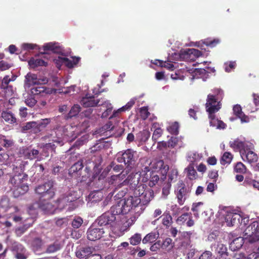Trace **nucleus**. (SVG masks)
Listing matches in <instances>:
<instances>
[{
    "instance_id": "a878e982",
    "label": "nucleus",
    "mask_w": 259,
    "mask_h": 259,
    "mask_svg": "<svg viewBox=\"0 0 259 259\" xmlns=\"http://www.w3.org/2000/svg\"><path fill=\"white\" fill-rule=\"evenodd\" d=\"M215 252L217 254V259H226L228 256L227 247L220 243L214 244L213 246Z\"/></svg>"
},
{
    "instance_id": "7c9ffc66",
    "label": "nucleus",
    "mask_w": 259,
    "mask_h": 259,
    "mask_svg": "<svg viewBox=\"0 0 259 259\" xmlns=\"http://www.w3.org/2000/svg\"><path fill=\"white\" fill-rule=\"evenodd\" d=\"M233 112L234 114L240 119L242 123H247L249 121V117L242 112L241 107L240 105H235L233 107Z\"/></svg>"
},
{
    "instance_id": "79ce46f5",
    "label": "nucleus",
    "mask_w": 259,
    "mask_h": 259,
    "mask_svg": "<svg viewBox=\"0 0 259 259\" xmlns=\"http://www.w3.org/2000/svg\"><path fill=\"white\" fill-rule=\"evenodd\" d=\"M14 214L13 217V220L15 222H19L21 221H23V223H25L26 222H28V219L29 218H28L27 219H25V218L22 215V214L20 212V209L17 207H14Z\"/></svg>"
},
{
    "instance_id": "c03bdc74",
    "label": "nucleus",
    "mask_w": 259,
    "mask_h": 259,
    "mask_svg": "<svg viewBox=\"0 0 259 259\" xmlns=\"http://www.w3.org/2000/svg\"><path fill=\"white\" fill-rule=\"evenodd\" d=\"M149 175V185L150 187H153L158 182L159 178V176L155 172H148Z\"/></svg>"
},
{
    "instance_id": "680f3d73",
    "label": "nucleus",
    "mask_w": 259,
    "mask_h": 259,
    "mask_svg": "<svg viewBox=\"0 0 259 259\" xmlns=\"http://www.w3.org/2000/svg\"><path fill=\"white\" fill-rule=\"evenodd\" d=\"M189 216L190 214L189 213H184L177 219L176 222L179 224H183L188 219Z\"/></svg>"
},
{
    "instance_id": "338daca9",
    "label": "nucleus",
    "mask_w": 259,
    "mask_h": 259,
    "mask_svg": "<svg viewBox=\"0 0 259 259\" xmlns=\"http://www.w3.org/2000/svg\"><path fill=\"white\" fill-rule=\"evenodd\" d=\"M161 246V242L160 241H157L155 243H154L150 248V249L151 251L156 252L158 250H159Z\"/></svg>"
},
{
    "instance_id": "bf43d9fd",
    "label": "nucleus",
    "mask_w": 259,
    "mask_h": 259,
    "mask_svg": "<svg viewBox=\"0 0 259 259\" xmlns=\"http://www.w3.org/2000/svg\"><path fill=\"white\" fill-rule=\"evenodd\" d=\"M202 204H203V203L201 202H198V203L193 204L192 210L193 211L194 215L195 217L198 218L199 217V213H198L199 211V206L202 205Z\"/></svg>"
},
{
    "instance_id": "5701e85b",
    "label": "nucleus",
    "mask_w": 259,
    "mask_h": 259,
    "mask_svg": "<svg viewBox=\"0 0 259 259\" xmlns=\"http://www.w3.org/2000/svg\"><path fill=\"white\" fill-rule=\"evenodd\" d=\"M102 102L101 100H95L93 96H86L83 97L81 100V104L85 107L96 106L95 111L99 110V103Z\"/></svg>"
},
{
    "instance_id": "dca6fc26",
    "label": "nucleus",
    "mask_w": 259,
    "mask_h": 259,
    "mask_svg": "<svg viewBox=\"0 0 259 259\" xmlns=\"http://www.w3.org/2000/svg\"><path fill=\"white\" fill-rule=\"evenodd\" d=\"M105 233V228L102 227L95 222L88 229L87 237L91 241L100 239Z\"/></svg>"
},
{
    "instance_id": "c85d7f7f",
    "label": "nucleus",
    "mask_w": 259,
    "mask_h": 259,
    "mask_svg": "<svg viewBox=\"0 0 259 259\" xmlns=\"http://www.w3.org/2000/svg\"><path fill=\"white\" fill-rule=\"evenodd\" d=\"M202 158V155L197 152H189L188 153L186 159L189 164L196 165Z\"/></svg>"
},
{
    "instance_id": "774afa93",
    "label": "nucleus",
    "mask_w": 259,
    "mask_h": 259,
    "mask_svg": "<svg viewBox=\"0 0 259 259\" xmlns=\"http://www.w3.org/2000/svg\"><path fill=\"white\" fill-rule=\"evenodd\" d=\"M101 255L93 251V249L91 250V254L88 255L86 259H101Z\"/></svg>"
},
{
    "instance_id": "39448f33",
    "label": "nucleus",
    "mask_w": 259,
    "mask_h": 259,
    "mask_svg": "<svg viewBox=\"0 0 259 259\" xmlns=\"http://www.w3.org/2000/svg\"><path fill=\"white\" fill-rule=\"evenodd\" d=\"M113 212L117 215L121 213L126 214L130 211L134 212L138 217L143 211L144 208L139 205V200L135 196H131L120 200L113 207Z\"/></svg>"
},
{
    "instance_id": "2eb2a0df",
    "label": "nucleus",
    "mask_w": 259,
    "mask_h": 259,
    "mask_svg": "<svg viewBox=\"0 0 259 259\" xmlns=\"http://www.w3.org/2000/svg\"><path fill=\"white\" fill-rule=\"evenodd\" d=\"M201 55V52L195 49H187L181 50L180 53H175L177 58L187 62H193Z\"/></svg>"
},
{
    "instance_id": "4be33fe9",
    "label": "nucleus",
    "mask_w": 259,
    "mask_h": 259,
    "mask_svg": "<svg viewBox=\"0 0 259 259\" xmlns=\"http://www.w3.org/2000/svg\"><path fill=\"white\" fill-rule=\"evenodd\" d=\"M151 164L150 167H148L149 169V172H150V170L152 168V172H155L159 170L163 176H165L168 170V166L167 165H164L163 160L153 161L151 163Z\"/></svg>"
},
{
    "instance_id": "393cba45",
    "label": "nucleus",
    "mask_w": 259,
    "mask_h": 259,
    "mask_svg": "<svg viewBox=\"0 0 259 259\" xmlns=\"http://www.w3.org/2000/svg\"><path fill=\"white\" fill-rule=\"evenodd\" d=\"M136 100V98H133L131 99V100L128 102L124 106L118 109L117 110H114L112 115L109 117V118L111 119L115 117H117L122 112L130 110L135 103Z\"/></svg>"
},
{
    "instance_id": "13d9d810",
    "label": "nucleus",
    "mask_w": 259,
    "mask_h": 259,
    "mask_svg": "<svg viewBox=\"0 0 259 259\" xmlns=\"http://www.w3.org/2000/svg\"><path fill=\"white\" fill-rule=\"evenodd\" d=\"M225 71L230 72L232 70L234 69L236 66L235 62L231 61L226 62L224 64Z\"/></svg>"
},
{
    "instance_id": "f257e3e1",
    "label": "nucleus",
    "mask_w": 259,
    "mask_h": 259,
    "mask_svg": "<svg viewBox=\"0 0 259 259\" xmlns=\"http://www.w3.org/2000/svg\"><path fill=\"white\" fill-rule=\"evenodd\" d=\"M130 170H123L120 174L112 176L110 178L109 184L111 185V189L112 190V192H111L110 194L113 195L119 188L126 185H130L131 188H134L135 190L140 184H142L140 183L141 177H142V181L143 182L148 181L149 179L148 172L149 171L148 166H145L140 173H132L128 176L126 179H125Z\"/></svg>"
},
{
    "instance_id": "cd10ccee",
    "label": "nucleus",
    "mask_w": 259,
    "mask_h": 259,
    "mask_svg": "<svg viewBox=\"0 0 259 259\" xmlns=\"http://www.w3.org/2000/svg\"><path fill=\"white\" fill-rule=\"evenodd\" d=\"M74 198L72 195L63 196L59 198L55 203L56 204V207L59 209H62L67 205V203H70L74 200Z\"/></svg>"
},
{
    "instance_id": "9b49d317",
    "label": "nucleus",
    "mask_w": 259,
    "mask_h": 259,
    "mask_svg": "<svg viewBox=\"0 0 259 259\" xmlns=\"http://www.w3.org/2000/svg\"><path fill=\"white\" fill-rule=\"evenodd\" d=\"M215 91L216 93L214 95L209 94L207 96L205 106L208 114H214L221 107L220 100L222 98L223 91L220 89H216Z\"/></svg>"
},
{
    "instance_id": "9d476101",
    "label": "nucleus",
    "mask_w": 259,
    "mask_h": 259,
    "mask_svg": "<svg viewBox=\"0 0 259 259\" xmlns=\"http://www.w3.org/2000/svg\"><path fill=\"white\" fill-rule=\"evenodd\" d=\"M135 197L139 200V205L143 207L147 205L154 197L153 191L151 189L145 188L144 184H140L134 191Z\"/></svg>"
},
{
    "instance_id": "72a5a7b5",
    "label": "nucleus",
    "mask_w": 259,
    "mask_h": 259,
    "mask_svg": "<svg viewBox=\"0 0 259 259\" xmlns=\"http://www.w3.org/2000/svg\"><path fill=\"white\" fill-rule=\"evenodd\" d=\"M150 136V133L148 130H145L139 132L136 137V139L139 142L143 143L146 142Z\"/></svg>"
},
{
    "instance_id": "f704fd0d",
    "label": "nucleus",
    "mask_w": 259,
    "mask_h": 259,
    "mask_svg": "<svg viewBox=\"0 0 259 259\" xmlns=\"http://www.w3.org/2000/svg\"><path fill=\"white\" fill-rule=\"evenodd\" d=\"M162 224L166 228H168L172 223V219L169 211H165L162 215Z\"/></svg>"
},
{
    "instance_id": "e433bc0d",
    "label": "nucleus",
    "mask_w": 259,
    "mask_h": 259,
    "mask_svg": "<svg viewBox=\"0 0 259 259\" xmlns=\"http://www.w3.org/2000/svg\"><path fill=\"white\" fill-rule=\"evenodd\" d=\"M159 235L158 231L151 232L145 236L142 242L144 244H146L148 242H153L159 237Z\"/></svg>"
},
{
    "instance_id": "de8ad7c7",
    "label": "nucleus",
    "mask_w": 259,
    "mask_h": 259,
    "mask_svg": "<svg viewBox=\"0 0 259 259\" xmlns=\"http://www.w3.org/2000/svg\"><path fill=\"white\" fill-rule=\"evenodd\" d=\"M179 124L178 122H175L170 124L167 127V130L171 134L178 135L179 133Z\"/></svg>"
},
{
    "instance_id": "4d7b16f0",
    "label": "nucleus",
    "mask_w": 259,
    "mask_h": 259,
    "mask_svg": "<svg viewBox=\"0 0 259 259\" xmlns=\"http://www.w3.org/2000/svg\"><path fill=\"white\" fill-rule=\"evenodd\" d=\"M37 47V45L36 44L29 43H23L21 45L22 49L25 51L34 50L36 49Z\"/></svg>"
},
{
    "instance_id": "f8f14e48",
    "label": "nucleus",
    "mask_w": 259,
    "mask_h": 259,
    "mask_svg": "<svg viewBox=\"0 0 259 259\" xmlns=\"http://www.w3.org/2000/svg\"><path fill=\"white\" fill-rule=\"evenodd\" d=\"M113 207L111 208V212H107L103 213L95 222L98 225L105 229L106 227H109L114 230L116 228L120 226V224L117 222L118 219L117 214L116 212H113Z\"/></svg>"
},
{
    "instance_id": "bb28decb",
    "label": "nucleus",
    "mask_w": 259,
    "mask_h": 259,
    "mask_svg": "<svg viewBox=\"0 0 259 259\" xmlns=\"http://www.w3.org/2000/svg\"><path fill=\"white\" fill-rule=\"evenodd\" d=\"M40 81L35 74L28 73L25 76L24 88L25 89L29 88L31 85L38 84Z\"/></svg>"
},
{
    "instance_id": "aec40b11",
    "label": "nucleus",
    "mask_w": 259,
    "mask_h": 259,
    "mask_svg": "<svg viewBox=\"0 0 259 259\" xmlns=\"http://www.w3.org/2000/svg\"><path fill=\"white\" fill-rule=\"evenodd\" d=\"M19 154L27 159L33 160L39 157L38 150L32 147H23L20 149Z\"/></svg>"
},
{
    "instance_id": "052dcab7",
    "label": "nucleus",
    "mask_w": 259,
    "mask_h": 259,
    "mask_svg": "<svg viewBox=\"0 0 259 259\" xmlns=\"http://www.w3.org/2000/svg\"><path fill=\"white\" fill-rule=\"evenodd\" d=\"M170 77L174 80H183L185 78V75L183 74H181L179 70H177L174 73H171Z\"/></svg>"
},
{
    "instance_id": "7ed1b4c3",
    "label": "nucleus",
    "mask_w": 259,
    "mask_h": 259,
    "mask_svg": "<svg viewBox=\"0 0 259 259\" xmlns=\"http://www.w3.org/2000/svg\"><path fill=\"white\" fill-rule=\"evenodd\" d=\"M259 241V222L253 221L244 230L243 237L234 239L230 244V249L235 251L242 246L244 242L253 243Z\"/></svg>"
},
{
    "instance_id": "69168bd1",
    "label": "nucleus",
    "mask_w": 259,
    "mask_h": 259,
    "mask_svg": "<svg viewBox=\"0 0 259 259\" xmlns=\"http://www.w3.org/2000/svg\"><path fill=\"white\" fill-rule=\"evenodd\" d=\"M171 187V185L168 183H167L162 189V195L166 197L169 193V190Z\"/></svg>"
},
{
    "instance_id": "6ab92c4d",
    "label": "nucleus",
    "mask_w": 259,
    "mask_h": 259,
    "mask_svg": "<svg viewBox=\"0 0 259 259\" xmlns=\"http://www.w3.org/2000/svg\"><path fill=\"white\" fill-rule=\"evenodd\" d=\"M113 109V106L110 101L103 99L102 102L99 103V110H97L96 112L99 115V113L102 111V112L101 117L102 118H107L111 114Z\"/></svg>"
},
{
    "instance_id": "5fc2aeb1",
    "label": "nucleus",
    "mask_w": 259,
    "mask_h": 259,
    "mask_svg": "<svg viewBox=\"0 0 259 259\" xmlns=\"http://www.w3.org/2000/svg\"><path fill=\"white\" fill-rule=\"evenodd\" d=\"M141 241V236L140 234H135L130 238V243L133 245L138 244Z\"/></svg>"
},
{
    "instance_id": "a19ab883",
    "label": "nucleus",
    "mask_w": 259,
    "mask_h": 259,
    "mask_svg": "<svg viewBox=\"0 0 259 259\" xmlns=\"http://www.w3.org/2000/svg\"><path fill=\"white\" fill-rule=\"evenodd\" d=\"M2 117L5 121L12 124L16 122V119L10 111H3L2 113Z\"/></svg>"
},
{
    "instance_id": "603ef678",
    "label": "nucleus",
    "mask_w": 259,
    "mask_h": 259,
    "mask_svg": "<svg viewBox=\"0 0 259 259\" xmlns=\"http://www.w3.org/2000/svg\"><path fill=\"white\" fill-rule=\"evenodd\" d=\"M234 171L238 173L242 174L246 171V167L242 162H239L234 166Z\"/></svg>"
},
{
    "instance_id": "412c9836",
    "label": "nucleus",
    "mask_w": 259,
    "mask_h": 259,
    "mask_svg": "<svg viewBox=\"0 0 259 259\" xmlns=\"http://www.w3.org/2000/svg\"><path fill=\"white\" fill-rule=\"evenodd\" d=\"M179 59L177 58V57L175 56V53L171 55V56H169L168 60L167 61H162L159 60H155L154 62L151 61L152 63L154 64L159 65L162 67H165L168 69L169 70H173L174 68L176 67L175 65L176 63L174 62V63H171L173 61L178 60Z\"/></svg>"
},
{
    "instance_id": "3c124183",
    "label": "nucleus",
    "mask_w": 259,
    "mask_h": 259,
    "mask_svg": "<svg viewBox=\"0 0 259 259\" xmlns=\"http://www.w3.org/2000/svg\"><path fill=\"white\" fill-rule=\"evenodd\" d=\"M30 91L32 94L36 95L46 92V89L43 86H36L32 88Z\"/></svg>"
},
{
    "instance_id": "f03ea898",
    "label": "nucleus",
    "mask_w": 259,
    "mask_h": 259,
    "mask_svg": "<svg viewBox=\"0 0 259 259\" xmlns=\"http://www.w3.org/2000/svg\"><path fill=\"white\" fill-rule=\"evenodd\" d=\"M28 165L27 161H23L20 158L16 159L13 164L10 183L15 197L25 194L28 190V186L25 183L28 179V175L23 172Z\"/></svg>"
},
{
    "instance_id": "8fccbe9b",
    "label": "nucleus",
    "mask_w": 259,
    "mask_h": 259,
    "mask_svg": "<svg viewBox=\"0 0 259 259\" xmlns=\"http://www.w3.org/2000/svg\"><path fill=\"white\" fill-rule=\"evenodd\" d=\"M80 111V107L79 105L76 104L74 105L70 110L67 117L71 118L72 117L77 115Z\"/></svg>"
},
{
    "instance_id": "864d4df0",
    "label": "nucleus",
    "mask_w": 259,
    "mask_h": 259,
    "mask_svg": "<svg viewBox=\"0 0 259 259\" xmlns=\"http://www.w3.org/2000/svg\"><path fill=\"white\" fill-rule=\"evenodd\" d=\"M82 219L79 217H76L74 218L72 222V226L74 229H78L81 226V225L82 224Z\"/></svg>"
},
{
    "instance_id": "ddd939ff",
    "label": "nucleus",
    "mask_w": 259,
    "mask_h": 259,
    "mask_svg": "<svg viewBox=\"0 0 259 259\" xmlns=\"http://www.w3.org/2000/svg\"><path fill=\"white\" fill-rule=\"evenodd\" d=\"M35 191L39 195L41 200L47 201L51 199L55 195L53 182L49 181L37 186L35 189Z\"/></svg>"
},
{
    "instance_id": "58836bf2",
    "label": "nucleus",
    "mask_w": 259,
    "mask_h": 259,
    "mask_svg": "<svg viewBox=\"0 0 259 259\" xmlns=\"http://www.w3.org/2000/svg\"><path fill=\"white\" fill-rule=\"evenodd\" d=\"M220 42V40L218 39H215L213 40H209L208 39L204 40V41L195 42L194 43V46H197L198 47L202 48V43L205 44L206 46L210 47L211 48L214 47Z\"/></svg>"
},
{
    "instance_id": "4c0bfd02",
    "label": "nucleus",
    "mask_w": 259,
    "mask_h": 259,
    "mask_svg": "<svg viewBox=\"0 0 259 259\" xmlns=\"http://www.w3.org/2000/svg\"><path fill=\"white\" fill-rule=\"evenodd\" d=\"M151 130H154L152 139L155 142L162 135L163 131L160 127H158L156 123H154L152 125Z\"/></svg>"
},
{
    "instance_id": "20e7f679",
    "label": "nucleus",
    "mask_w": 259,
    "mask_h": 259,
    "mask_svg": "<svg viewBox=\"0 0 259 259\" xmlns=\"http://www.w3.org/2000/svg\"><path fill=\"white\" fill-rule=\"evenodd\" d=\"M231 148L239 151L243 160L250 164H254L258 160L257 154L254 150V144L249 141L237 139L230 142Z\"/></svg>"
},
{
    "instance_id": "c756f323",
    "label": "nucleus",
    "mask_w": 259,
    "mask_h": 259,
    "mask_svg": "<svg viewBox=\"0 0 259 259\" xmlns=\"http://www.w3.org/2000/svg\"><path fill=\"white\" fill-rule=\"evenodd\" d=\"M210 125L215 127L217 129H224L226 124L221 120L215 117L214 114H209Z\"/></svg>"
},
{
    "instance_id": "37998d69",
    "label": "nucleus",
    "mask_w": 259,
    "mask_h": 259,
    "mask_svg": "<svg viewBox=\"0 0 259 259\" xmlns=\"http://www.w3.org/2000/svg\"><path fill=\"white\" fill-rule=\"evenodd\" d=\"M14 142L10 138L4 136H0V144L5 148H10L13 145Z\"/></svg>"
},
{
    "instance_id": "473e14b6",
    "label": "nucleus",
    "mask_w": 259,
    "mask_h": 259,
    "mask_svg": "<svg viewBox=\"0 0 259 259\" xmlns=\"http://www.w3.org/2000/svg\"><path fill=\"white\" fill-rule=\"evenodd\" d=\"M92 248L91 247H82L76 251V256L78 258H85L87 257L91 254V250Z\"/></svg>"
},
{
    "instance_id": "4468645a",
    "label": "nucleus",
    "mask_w": 259,
    "mask_h": 259,
    "mask_svg": "<svg viewBox=\"0 0 259 259\" xmlns=\"http://www.w3.org/2000/svg\"><path fill=\"white\" fill-rule=\"evenodd\" d=\"M57 118L58 117H56L52 118L41 119L37 122H28L25 125L24 129L26 130H31L33 133H37L45 128L51 121H56Z\"/></svg>"
},
{
    "instance_id": "e2e57ef3",
    "label": "nucleus",
    "mask_w": 259,
    "mask_h": 259,
    "mask_svg": "<svg viewBox=\"0 0 259 259\" xmlns=\"http://www.w3.org/2000/svg\"><path fill=\"white\" fill-rule=\"evenodd\" d=\"M179 139L177 137H172L167 142L168 147L174 148L178 144Z\"/></svg>"
},
{
    "instance_id": "1a4fd4ad",
    "label": "nucleus",
    "mask_w": 259,
    "mask_h": 259,
    "mask_svg": "<svg viewBox=\"0 0 259 259\" xmlns=\"http://www.w3.org/2000/svg\"><path fill=\"white\" fill-rule=\"evenodd\" d=\"M139 157L138 152L132 149H127L124 152H119L116 155L117 161L119 163L123 162L126 165V170H131L135 166Z\"/></svg>"
},
{
    "instance_id": "c9c22d12",
    "label": "nucleus",
    "mask_w": 259,
    "mask_h": 259,
    "mask_svg": "<svg viewBox=\"0 0 259 259\" xmlns=\"http://www.w3.org/2000/svg\"><path fill=\"white\" fill-rule=\"evenodd\" d=\"M185 171L187 174V177L190 180H195L197 178V173L194 169V166L192 164L185 168Z\"/></svg>"
},
{
    "instance_id": "09e8293b",
    "label": "nucleus",
    "mask_w": 259,
    "mask_h": 259,
    "mask_svg": "<svg viewBox=\"0 0 259 259\" xmlns=\"http://www.w3.org/2000/svg\"><path fill=\"white\" fill-rule=\"evenodd\" d=\"M102 194L100 192H94L89 195V199L92 202H96L101 199Z\"/></svg>"
},
{
    "instance_id": "423d86ee",
    "label": "nucleus",
    "mask_w": 259,
    "mask_h": 259,
    "mask_svg": "<svg viewBox=\"0 0 259 259\" xmlns=\"http://www.w3.org/2000/svg\"><path fill=\"white\" fill-rule=\"evenodd\" d=\"M77 127L70 125H66L64 127H58L54 130L51 134L52 141L60 145H63V141H71L76 138Z\"/></svg>"
},
{
    "instance_id": "a211bd4d",
    "label": "nucleus",
    "mask_w": 259,
    "mask_h": 259,
    "mask_svg": "<svg viewBox=\"0 0 259 259\" xmlns=\"http://www.w3.org/2000/svg\"><path fill=\"white\" fill-rule=\"evenodd\" d=\"M80 58L79 57H71L68 58L63 56H59L55 60V62L58 68H60L62 65H64L68 68H71L76 66Z\"/></svg>"
},
{
    "instance_id": "0e129e2a",
    "label": "nucleus",
    "mask_w": 259,
    "mask_h": 259,
    "mask_svg": "<svg viewBox=\"0 0 259 259\" xmlns=\"http://www.w3.org/2000/svg\"><path fill=\"white\" fill-rule=\"evenodd\" d=\"M140 114L142 118H143V119H146L149 114V112H148L147 107H142L140 109Z\"/></svg>"
},
{
    "instance_id": "2f4dec72",
    "label": "nucleus",
    "mask_w": 259,
    "mask_h": 259,
    "mask_svg": "<svg viewBox=\"0 0 259 259\" xmlns=\"http://www.w3.org/2000/svg\"><path fill=\"white\" fill-rule=\"evenodd\" d=\"M28 65L31 68H35L39 66H46L47 62L39 58H32L28 61Z\"/></svg>"
},
{
    "instance_id": "f3484780",
    "label": "nucleus",
    "mask_w": 259,
    "mask_h": 259,
    "mask_svg": "<svg viewBox=\"0 0 259 259\" xmlns=\"http://www.w3.org/2000/svg\"><path fill=\"white\" fill-rule=\"evenodd\" d=\"M189 189L186 187L185 184L182 182H179L178 183L175 193L178 199V202L180 205H182L184 203L185 200L189 196Z\"/></svg>"
},
{
    "instance_id": "6e6d98bb",
    "label": "nucleus",
    "mask_w": 259,
    "mask_h": 259,
    "mask_svg": "<svg viewBox=\"0 0 259 259\" xmlns=\"http://www.w3.org/2000/svg\"><path fill=\"white\" fill-rule=\"evenodd\" d=\"M25 102L29 107L34 106L36 103V100L32 95H28L25 99Z\"/></svg>"
},
{
    "instance_id": "0eeeda50",
    "label": "nucleus",
    "mask_w": 259,
    "mask_h": 259,
    "mask_svg": "<svg viewBox=\"0 0 259 259\" xmlns=\"http://www.w3.org/2000/svg\"><path fill=\"white\" fill-rule=\"evenodd\" d=\"M221 213L224 217L225 223L228 226L239 224L245 226L249 221L248 215L240 211L226 209L223 210Z\"/></svg>"
},
{
    "instance_id": "a18cd8bd",
    "label": "nucleus",
    "mask_w": 259,
    "mask_h": 259,
    "mask_svg": "<svg viewBox=\"0 0 259 259\" xmlns=\"http://www.w3.org/2000/svg\"><path fill=\"white\" fill-rule=\"evenodd\" d=\"M174 243L172 242V240L170 238H165L163 242L161 243V246L162 249L169 250L171 249L174 246Z\"/></svg>"
},
{
    "instance_id": "b1692460",
    "label": "nucleus",
    "mask_w": 259,
    "mask_h": 259,
    "mask_svg": "<svg viewBox=\"0 0 259 259\" xmlns=\"http://www.w3.org/2000/svg\"><path fill=\"white\" fill-rule=\"evenodd\" d=\"M42 48L44 51H50L54 53L60 54L63 51L59 44L55 42L46 43L43 45Z\"/></svg>"
},
{
    "instance_id": "ea45409f",
    "label": "nucleus",
    "mask_w": 259,
    "mask_h": 259,
    "mask_svg": "<svg viewBox=\"0 0 259 259\" xmlns=\"http://www.w3.org/2000/svg\"><path fill=\"white\" fill-rule=\"evenodd\" d=\"M63 244L62 242L59 241H55L53 244L48 246L47 249V252L50 253L56 252L60 250L63 247Z\"/></svg>"
},
{
    "instance_id": "6e6552de",
    "label": "nucleus",
    "mask_w": 259,
    "mask_h": 259,
    "mask_svg": "<svg viewBox=\"0 0 259 259\" xmlns=\"http://www.w3.org/2000/svg\"><path fill=\"white\" fill-rule=\"evenodd\" d=\"M46 204L47 206H45V204L40 205L37 203H35L29 207L28 212L30 215V219H28V223H25L22 227L18 228L16 230V233L17 236H20L22 235L34 223V219L37 213V208L40 207L42 209L47 210L48 211L52 210V205L49 203H47Z\"/></svg>"
},
{
    "instance_id": "49530a36",
    "label": "nucleus",
    "mask_w": 259,
    "mask_h": 259,
    "mask_svg": "<svg viewBox=\"0 0 259 259\" xmlns=\"http://www.w3.org/2000/svg\"><path fill=\"white\" fill-rule=\"evenodd\" d=\"M233 156L230 152H225L221 159V163L223 165L230 163L232 159Z\"/></svg>"
}]
</instances>
